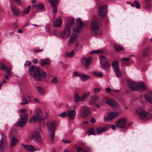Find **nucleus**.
I'll list each match as a JSON object with an SVG mask.
<instances>
[{"instance_id": "nucleus-16", "label": "nucleus", "mask_w": 152, "mask_h": 152, "mask_svg": "<svg viewBox=\"0 0 152 152\" xmlns=\"http://www.w3.org/2000/svg\"><path fill=\"white\" fill-rule=\"evenodd\" d=\"M146 89V87L143 82H141L137 83L136 85L135 91H137L139 90H143Z\"/></svg>"}, {"instance_id": "nucleus-23", "label": "nucleus", "mask_w": 152, "mask_h": 152, "mask_svg": "<svg viewBox=\"0 0 152 152\" xmlns=\"http://www.w3.org/2000/svg\"><path fill=\"white\" fill-rule=\"evenodd\" d=\"M10 7L11 9L12 13L14 15L17 16L20 14V11L19 8L17 7H13L12 5H11Z\"/></svg>"}, {"instance_id": "nucleus-13", "label": "nucleus", "mask_w": 152, "mask_h": 152, "mask_svg": "<svg viewBox=\"0 0 152 152\" xmlns=\"http://www.w3.org/2000/svg\"><path fill=\"white\" fill-rule=\"evenodd\" d=\"M126 119L124 118H121L116 122V126L119 128H123L124 127L126 122Z\"/></svg>"}, {"instance_id": "nucleus-14", "label": "nucleus", "mask_w": 152, "mask_h": 152, "mask_svg": "<svg viewBox=\"0 0 152 152\" xmlns=\"http://www.w3.org/2000/svg\"><path fill=\"white\" fill-rule=\"evenodd\" d=\"M78 35L75 34H73L70 37L67 42L68 46H70L74 42L77 41Z\"/></svg>"}, {"instance_id": "nucleus-61", "label": "nucleus", "mask_w": 152, "mask_h": 152, "mask_svg": "<svg viewBox=\"0 0 152 152\" xmlns=\"http://www.w3.org/2000/svg\"><path fill=\"white\" fill-rule=\"evenodd\" d=\"M34 101L35 102L40 103V102L39 101L38 99L36 98H35L34 99Z\"/></svg>"}, {"instance_id": "nucleus-64", "label": "nucleus", "mask_w": 152, "mask_h": 152, "mask_svg": "<svg viewBox=\"0 0 152 152\" xmlns=\"http://www.w3.org/2000/svg\"><path fill=\"white\" fill-rule=\"evenodd\" d=\"M91 122L92 123H94L96 122V120L94 118H93L91 119Z\"/></svg>"}, {"instance_id": "nucleus-1", "label": "nucleus", "mask_w": 152, "mask_h": 152, "mask_svg": "<svg viewBox=\"0 0 152 152\" xmlns=\"http://www.w3.org/2000/svg\"><path fill=\"white\" fill-rule=\"evenodd\" d=\"M28 72L34 80L37 81L42 80L47 76L46 72L37 66H31Z\"/></svg>"}, {"instance_id": "nucleus-53", "label": "nucleus", "mask_w": 152, "mask_h": 152, "mask_svg": "<svg viewBox=\"0 0 152 152\" xmlns=\"http://www.w3.org/2000/svg\"><path fill=\"white\" fill-rule=\"evenodd\" d=\"M15 2L16 4L20 5V6H21L22 5V1L21 0H13Z\"/></svg>"}, {"instance_id": "nucleus-27", "label": "nucleus", "mask_w": 152, "mask_h": 152, "mask_svg": "<svg viewBox=\"0 0 152 152\" xmlns=\"http://www.w3.org/2000/svg\"><path fill=\"white\" fill-rule=\"evenodd\" d=\"M0 64L1 65V68L4 71L7 73H11V69L10 67L7 66L5 65H3L1 63H0Z\"/></svg>"}, {"instance_id": "nucleus-45", "label": "nucleus", "mask_w": 152, "mask_h": 152, "mask_svg": "<svg viewBox=\"0 0 152 152\" xmlns=\"http://www.w3.org/2000/svg\"><path fill=\"white\" fill-rule=\"evenodd\" d=\"M74 51L72 50L70 53L67 52L65 54L66 56L68 57L71 58L74 55Z\"/></svg>"}, {"instance_id": "nucleus-32", "label": "nucleus", "mask_w": 152, "mask_h": 152, "mask_svg": "<svg viewBox=\"0 0 152 152\" xmlns=\"http://www.w3.org/2000/svg\"><path fill=\"white\" fill-rule=\"evenodd\" d=\"M113 70L115 75L118 77L120 78L121 77L122 73L119 67L115 68L113 69Z\"/></svg>"}, {"instance_id": "nucleus-4", "label": "nucleus", "mask_w": 152, "mask_h": 152, "mask_svg": "<svg viewBox=\"0 0 152 152\" xmlns=\"http://www.w3.org/2000/svg\"><path fill=\"white\" fill-rule=\"evenodd\" d=\"M76 27L72 28L73 31L75 33H80L82 31V28L84 26L81 20L79 18L77 19L76 23Z\"/></svg>"}, {"instance_id": "nucleus-47", "label": "nucleus", "mask_w": 152, "mask_h": 152, "mask_svg": "<svg viewBox=\"0 0 152 152\" xmlns=\"http://www.w3.org/2000/svg\"><path fill=\"white\" fill-rule=\"evenodd\" d=\"M99 97L97 95H94L91 97V100L94 102H96L98 100Z\"/></svg>"}, {"instance_id": "nucleus-62", "label": "nucleus", "mask_w": 152, "mask_h": 152, "mask_svg": "<svg viewBox=\"0 0 152 152\" xmlns=\"http://www.w3.org/2000/svg\"><path fill=\"white\" fill-rule=\"evenodd\" d=\"M106 91L107 92L109 93L111 91V89L110 88L108 87L106 88Z\"/></svg>"}, {"instance_id": "nucleus-9", "label": "nucleus", "mask_w": 152, "mask_h": 152, "mask_svg": "<svg viewBox=\"0 0 152 152\" xmlns=\"http://www.w3.org/2000/svg\"><path fill=\"white\" fill-rule=\"evenodd\" d=\"M1 138L0 140V152H3L6 145V137L5 136L2 132L0 133Z\"/></svg>"}, {"instance_id": "nucleus-59", "label": "nucleus", "mask_w": 152, "mask_h": 152, "mask_svg": "<svg viewBox=\"0 0 152 152\" xmlns=\"http://www.w3.org/2000/svg\"><path fill=\"white\" fill-rule=\"evenodd\" d=\"M96 52V54L97 53H103V51L102 50H95Z\"/></svg>"}, {"instance_id": "nucleus-40", "label": "nucleus", "mask_w": 152, "mask_h": 152, "mask_svg": "<svg viewBox=\"0 0 152 152\" xmlns=\"http://www.w3.org/2000/svg\"><path fill=\"white\" fill-rule=\"evenodd\" d=\"M90 152L89 149H86L83 150L80 147H78L77 149V152Z\"/></svg>"}, {"instance_id": "nucleus-19", "label": "nucleus", "mask_w": 152, "mask_h": 152, "mask_svg": "<svg viewBox=\"0 0 152 152\" xmlns=\"http://www.w3.org/2000/svg\"><path fill=\"white\" fill-rule=\"evenodd\" d=\"M56 126V122L55 121H53L48 124V130L49 131L55 130Z\"/></svg>"}, {"instance_id": "nucleus-49", "label": "nucleus", "mask_w": 152, "mask_h": 152, "mask_svg": "<svg viewBox=\"0 0 152 152\" xmlns=\"http://www.w3.org/2000/svg\"><path fill=\"white\" fill-rule=\"evenodd\" d=\"M134 4L135 5V7L137 9H139L140 8V5L139 2L137 1H134Z\"/></svg>"}, {"instance_id": "nucleus-55", "label": "nucleus", "mask_w": 152, "mask_h": 152, "mask_svg": "<svg viewBox=\"0 0 152 152\" xmlns=\"http://www.w3.org/2000/svg\"><path fill=\"white\" fill-rule=\"evenodd\" d=\"M79 43L78 42L76 43L75 45L74 49L76 50H77L79 49Z\"/></svg>"}, {"instance_id": "nucleus-22", "label": "nucleus", "mask_w": 152, "mask_h": 152, "mask_svg": "<svg viewBox=\"0 0 152 152\" xmlns=\"http://www.w3.org/2000/svg\"><path fill=\"white\" fill-rule=\"evenodd\" d=\"M119 115V112L118 111H113L111 112L108 114L110 118L112 120L117 117Z\"/></svg>"}, {"instance_id": "nucleus-15", "label": "nucleus", "mask_w": 152, "mask_h": 152, "mask_svg": "<svg viewBox=\"0 0 152 152\" xmlns=\"http://www.w3.org/2000/svg\"><path fill=\"white\" fill-rule=\"evenodd\" d=\"M76 112L74 110H70L66 112V116L70 119H74L75 116Z\"/></svg>"}, {"instance_id": "nucleus-5", "label": "nucleus", "mask_w": 152, "mask_h": 152, "mask_svg": "<svg viewBox=\"0 0 152 152\" xmlns=\"http://www.w3.org/2000/svg\"><path fill=\"white\" fill-rule=\"evenodd\" d=\"M27 113L20 115V119L16 123V125L18 127H22L24 126L27 122Z\"/></svg>"}, {"instance_id": "nucleus-8", "label": "nucleus", "mask_w": 152, "mask_h": 152, "mask_svg": "<svg viewBox=\"0 0 152 152\" xmlns=\"http://www.w3.org/2000/svg\"><path fill=\"white\" fill-rule=\"evenodd\" d=\"M90 108L86 105L82 106L80 108V115L82 117H86L90 111Z\"/></svg>"}, {"instance_id": "nucleus-43", "label": "nucleus", "mask_w": 152, "mask_h": 152, "mask_svg": "<svg viewBox=\"0 0 152 152\" xmlns=\"http://www.w3.org/2000/svg\"><path fill=\"white\" fill-rule=\"evenodd\" d=\"M115 49L117 51H120L122 50H124L123 48L121 46L119 45H115L114 46Z\"/></svg>"}, {"instance_id": "nucleus-42", "label": "nucleus", "mask_w": 152, "mask_h": 152, "mask_svg": "<svg viewBox=\"0 0 152 152\" xmlns=\"http://www.w3.org/2000/svg\"><path fill=\"white\" fill-rule=\"evenodd\" d=\"M93 75L96 77H101L102 76L103 74L101 72H95L93 73Z\"/></svg>"}, {"instance_id": "nucleus-18", "label": "nucleus", "mask_w": 152, "mask_h": 152, "mask_svg": "<svg viewBox=\"0 0 152 152\" xmlns=\"http://www.w3.org/2000/svg\"><path fill=\"white\" fill-rule=\"evenodd\" d=\"M127 82L128 86L130 89L132 91H135L136 85L135 82L128 80Z\"/></svg>"}, {"instance_id": "nucleus-60", "label": "nucleus", "mask_w": 152, "mask_h": 152, "mask_svg": "<svg viewBox=\"0 0 152 152\" xmlns=\"http://www.w3.org/2000/svg\"><path fill=\"white\" fill-rule=\"evenodd\" d=\"M52 7L53 12L54 14H55L56 13L57 11L56 7Z\"/></svg>"}, {"instance_id": "nucleus-11", "label": "nucleus", "mask_w": 152, "mask_h": 152, "mask_svg": "<svg viewBox=\"0 0 152 152\" xmlns=\"http://www.w3.org/2000/svg\"><path fill=\"white\" fill-rule=\"evenodd\" d=\"M92 59L91 57H89L87 58L83 57L81 60V62L86 69L90 67Z\"/></svg>"}, {"instance_id": "nucleus-38", "label": "nucleus", "mask_w": 152, "mask_h": 152, "mask_svg": "<svg viewBox=\"0 0 152 152\" xmlns=\"http://www.w3.org/2000/svg\"><path fill=\"white\" fill-rule=\"evenodd\" d=\"M49 2L50 4L52 7H56L58 3V0H50Z\"/></svg>"}, {"instance_id": "nucleus-28", "label": "nucleus", "mask_w": 152, "mask_h": 152, "mask_svg": "<svg viewBox=\"0 0 152 152\" xmlns=\"http://www.w3.org/2000/svg\"><path fill=\"white\" fill-rule=\"evenodd\" d=\"M18 142V140L15 137L12 136L10 144V147H14Z\"/></svg>"}, {"instance_id": "nucleus-50", "label": "nucleus", "mask_w": 152, "mask_h": 152, "mask_svg": "<svg viewBox=\"0 0 152 152\" xmlns=\"http://www.w3.org/2000/svg\"><path fill=\"white\" fill-rule=\"evenodd\" d=\"M101 89L100 88H94V94H96L101 91Z\"/></svg>"}, {"instance_id": "nucleus-34", "label": "nucleus", "mask_w": 152, "mask_h": 152, "mask_svg": "<svg viewBox=\"0 0 152 152\" xmlns=\"http://www.w3.org/2000/svg\"><path fill=\"white\" fill-rule=\"evenodd\" d=\"M31 7V6L29 5L27 7L25 8L21 12V15H24L28 14L29 12Z\"/></svg>"}, {"instance_id": "nucleus-25", "label": "nucleus", "mask_w": 152, "mask_h": 152, "mask_svg": "<svg viewBox=\"0 0 152 152\" xmlns=\"http://www.w3.org/2000/svg\"><path fill=\"white\" fill-rule=\"evenodd\" d=\"M129 59L125 57L122 58L121 60V65L122 66H128L130 65V63L128 62Z\"/></svg>"}, {"instance_id": "nucleus-7", "label": "nucleus", "mask_w": 152, "mask_h": 152, "mask_svg": "<svg viewBox=\"0 0 152 152\" xmlns=\"http://www.w3.org/2000/svg\"><path fill=\"white\" fill-rule=\"evenodd\" d=\"M107 7L106 4L101 5L99 7L98 14L101 17L103 18L106 17L107 12Z\"/></svg>"}, {"instance_id": "nucleus-56", "label": "nucleus", "mask_w": 152, "mask_h": 152, "mask_svg": "<svg viewBox=\"0 0 152 152\" xmlns=\"http://www.w3.org/2000/svg\"><path fill=\"white\" fill-rule=\"evenodd\" d=\"M31 61H26L24 64V66H28L31 64Z\"/></svg>"}, {"instance_id": "nucleus-41", "label": "nucleus", "mask_w": 152, "mask_h": 152, "mask_svg": "<svg viewBox=\"0 0 152 152\" xmlns=\"http://www.w3.org/2000/svg\"><path fill=\"white\" fill-rule=\"evenodd\" d=\"M119 62L117 61H115L113 62L112 63V66L113 68V69L119 67Z\"/></svg>"}, {"instance_id": "nucleus-3", "label": "nucleus", "mask_w": 152, "mask_h": 152, "mask_svg": "<svg viewBox=\"0 0 152 152\" xmlns=\"http://www.w3.org/2000/svg\"><path fill=\"white\" fill-rule=\"evenodd\" d=\"M102 101L104 103H106L109 104L113 108H116L118 107V103L112 99L108 97L103 98Z\"/></svg>"}, {"instance_id": "nucleus-26", "label": "nucleus", "mask_w": 152, "mask_h": 152, "mask_svg": "<svg viewBox=\"0 0 152 152\" xmlns=\"http://www.w3.org/2000/svg\"><path fill=\"white\" fill-rule=\"evenodd\" d=\"M43 119L40 118L39 117L36 116L35 115H34L32 117H31L30 121L29 123H31L32 121L35 122L40 121L41 120H42Z\"/></svg>"}, {"instance_id": "nucleus-52", "label": "nucleus", "mask_w": 152, "mask_h": 152, "mask_svg": "<svg viewBox=\"0 0 152 152\" xmlns=\"http://www.w3.org/2000/svg\"><path fill=\"white\" fill-rule=\"evenodd\" d=\"M111 120H112L109 117L105 116L104 118V121L105 122H107L110 121Z\"/></svg>"}, {"instance_id": "nucleus-46", "label": "nucleus", "mask_w": 152, "mask_h": 152, "mask_svg": "<svg viewBox=\"0 0 152 152\" xmlns=\"http://www.w3.org/2000/svg\"><path fill=\"white\" fill-rule=\"evenodd\" d=\"M88 132L89 134L95 135L96 134V132L93 128L89 129Z\"/></svg>"}, {"instance_id": "nucleus-21", "label": "nucleus", "mask_w": 152, "mask_h": 152, "mask_svg": "<svg viewBox=\"0 0 152 152\" xmlns=\"http://www.w3.org/2000/svg\"><path fill=\"white\" fill-rule=\"evenodd\" d=\"M50 63V60L47 58L41 59L39 61V63L41 66H43L45 65H49Z\"/></svg>"}, {"instance_id": "nucleus-12", "label": "nucleus", "mask_w": 152, "mask_h": 152, "mask_svg": "<svg viewBox=\"0 0 152 152\" xmlns=\"http://www.w3.org/2000/svg\"><path fill=\"white\" fill-rule=\"evenodd\" d=\"M99 58L100 63L103 68L104 69H107L109 67V65L105 58L102 56H99Z\"/></svg>"}, {"instance_id": "nucleus-44", "label": "nucleus", "mask_w": 152, "mask_h": 152, "mask_svg": "<svg viewBox=\"0 0 152 152\" xmlns=\"http://www.w3.org/2000/svg\"><path fill=\"white\" fill-rule=\"evenodd\" d=\"M74 22V20L72 18H70L69 19V22L66 25V27H69L70 28V27L72 26Z\"/></svg>"}, {"instance_id": "nucleus-31", "label": "nucleus", "mask_w": 152, "mask_h": 152, "mask_svg": "<svg viewBox=\"0 0 152 152\" xmlns=\"http://www.w3.org/2000/svg\"><path fill=\"white\" fill-rule=\"evenodd\" d=\"M61 18L60 17L53 23V26L54 27H60L61 26Z\"/></svg>"}, {"instance_id": "nucleus-33", "label": "nucleus", "mask_w": 152, "mask_h": 152, "mask_svg": "<svg viewBox=\"0 0 152 152\" xmlns=\"http://www.w3.org/2000/svg\"><path fill=\"white\" fill-rule=\"evenodd\" d=\"M37 7L36 10L38 11H43L44 9V7L43 4L42 3L36 4Z\"/></svg>"}, {"instance_id": "nucleus-54", "label": "nucleus", "mask_w": 152, "mask_h": 152, "mask_svg": "<svg viewBox=\"0 0 152 152\" xmlns=\"http://www.w3.org/2000/svg\"><path fill=\"white\" fill-rule=\"evenodd\" d=\"M58 115L62 118L65 117L66 116V113L65 112L61 113L60 114Z\"/></svg>"}, {"instance_id": "nucleus-20", "label": "nucleus", "mask_w": 152, "mask_h": 152, "mask_svg": "<svg viewBox=\"0 0 152 152\" xmlns=\"http://www.w3.org/2000/svg\"><path fill=\"white\" fill-rule=\"evenodd\" d=\"M21 145L27 151L33 152L36 151L37 150L34 148L33 146L31 145H24L23 143Z\"/></svg>"}, {"instance_id": "nucleus-29", "label": "nucleus", "mask_w": 152, "mask_h": 152, "mask_svg": "<svg viewBox=\"0 0 152 152\" xmlns=\"http://www.w3.org/2000/svg\"><path fill=\"white\" fill-rule=\"evenodd\" d=\"M90 77L84 74H81L80 75V78L83 81H85L90 78Z\"/></svg>"}, {"instance_id": "nucleus-37", "label": "nucleus", "mask_w": 152, "mask_h": 152, "mask_svg": "<svg viewBox=\"0 0 152 152\" xmlns=\"http://www.w3.org/2000/svg\"><path fill=\"white\" fill-rule=\"evenodd\" d=\"M74 101L75 102H81V97L77 93H75L74 94Z\"/></svg>"}, {"instance_id": "nucleus-35", "label": "nucleus", "mask_w": 152, "mask_h": 152, "mask_svg": "<svg viewBox=\"0 0 152 152\" xmlns=\"http://www.w3.org/2000/svg\"><path fill=\"white\" fill-rule=\"evenodd\" d=\"M37 91L39 94L41 95H44L46 93L45 90L40 86H37Z\"/></svg>"}, {"instance_id": "nucleus-48", "label": "nucleus", "mask_w": 152, "mask_h": 152, "mask_svg": "<svg viewBox=\"0 0 152 152\" xmlns=\"http://www.w3.org/2000/svg\"><path fill=\"white\" fill-rule=\"evenodd\" d=\"M50 82L53 83H57L58 82V79L56 77H54L52 78Z\"/></svg>"}, {"instance_id": "nucleus-10", "label": "nucleus", "mask_w": 152, "mask_h": 152, "mask_svg": "<svg viewBox=\"0 0 152 152\" xmlns=\"http://www.w3.org/2000/svg\"><path fill=\"white\" fill-rule=\"evenodd\" d=\"M71 34L70 29L69 27H66L64 30L60 33V37L63 39L68 38Z\"/></svg>"}, {"instance_id": "nucleus-30", "label": "nucleus", "mask_w": 152, "mask_h": 152, "mask_svg": "<svg viewBox=\"0 0 152 152\" xmlns=\"http://www.w3.org/2000/svg\"><path fill=\"white\" fill-rule=\"evenodd\" d=\"M90 94V92H86L83 94L81 96V102H84L86 101L88 98Z\"/></svg>"}, {"instance_id": "nucleus-17", "label": "nucleus", "mask_w": 152, "mask_h": 152, "mask_svg": "<svg viewBox=\"0 0 152 152\" xmlns=\"http://www.w3.org/2000/svg\"><path fill=\"white\" fill-rule=\"evenodd\" d=\"M32 136L38 142H40L42 141L41 137L39 133L37 131H35L33 132Z\"/></svg>"}, {"instance_id": "nucleus-39", "label": "nucleus", "mask_w": 152, "mask_h": 152, "mask_svg": "<svg viewBox=\"0 0 152 152\" xmlns=\"http://www.w3.org/2000/svg\"><path fill=\"white\" fill-rule=\"evenodd\" d=\"M24 94H22L21 95L22 96V101H24V102L20 103V104L21 105L26 104L29 103V102L28 101L27 99L24 97Z\"/></svg>"}, {"instance_id": "nucleus-58", "label": "nucleus", "mask_w": 152, "mask_h": 152, "mask_svg": "<svg viewBox=\"0 0 152 152\" xmlns=\"http://www.w3.org/2000/svg\"><path fill=\"white\" fill-rule=\"evenodd\" d=\"M11 75V73H10L6 74L5 75V77L8 80L9 79V77Z\"/></svg>"}, {"instance_id": "nucleus-2", "label": "nucleus", "mask_w": 152, "mask_h": 152, "mask_svg": "<svg viewBox=\"0 0 152 152\" xmlns=\"http://www.w3.org/2000/svg\"><path fill=\"white\" fill-rule=\"evenodd\" d=\"M91 29L96 37H98L102 34V28L101 23L96 20H94L91 24Z\"/></svg>"}, {"instance_id": "nucleus-6", "label": "nucleus", "mask_w": 152, "mask_h": 152, "mask_svg": "<svg viewBox=\"0 0 152 152\" xmlns=\"http://www.w3.org/2000/svg\"><path fill=\"white\" fill-rule=\"evenodd\" d=\"M136 112L139 115V118L140 119H144L146 116L149 115V113L143 110L142 107H139L136 109Z\"/></svg>"}, {"instance_id": "nucleus-51", "label": "nucleus", "mask_w": 152, "mask_h": 152, "mask_svg": "<svg viewBox=\"0 0 152 152\" xmlns=\"http://www.w3.org/2000/svg\"><path fill=\"white\" fill-rule=\"evenodd\" d=\"M51 131V133L50 135V139L51 140H53L55 136L54 131L55 130Z\"/></svg>"}, {"instance_id": "nucleus-36", "label": "nucleus", "mask_w": 152, "mask_h": 152, "mask_svg": "<svg viewBox=\"0 0 152 152\" xmlns=\"http://www.w3.org/2000/svg\"><path fill=\"white\" fill-rule=\"evenodd\" d=\"M35 110L36 115L38 117L42 118V113L40 108H35Z\"/></svg>"}, {"instance_id": "nucleus-57", "label": "nucleus", "mask_w": 152, "mask_h": 152, "mask_svg": "<svg viewBox=\"0 0 152 152\" xmlns=\"http://www.w3.org/2000/svg\"><path fill=\"white\" fill-rule=\"evenodd\" d=\"M43 49L40 50L38 49H34L33 50V52L34 53H37L39 52L42 51L43 50Z\"/></svg>"}, {"instance_id": "nucleus-63", "label": "nucleus", "mask_w": 152, "mask_h": 152, "mask_svg": "<svg viewBox=\"0 0 152 152\" xmlns=\"http://www.w3.org/2000/svg\"><path fill=\"white\" fill-rule=\"evenodd\" d=\"M32 62L33 63L36 64L37 63L38 61L37 59H34L32 60Z\"/></svg>"}, {"instance_id": "nucleus-24", "label": "nucleus", "mask_w": 152, "mask_h": 152, "mask_svg": "<svg viewBox=\"0 0 152 152\" xmlns=\"http://www.w3.org/2000/svg\"><path fill=\"white\" fill-rule=\"evenodd\" d=\"M107 129V128L106 126L98 127L96 129V133L98 135L100 134L103 132L106 131Z\"/></svg>"}]
</instances>
